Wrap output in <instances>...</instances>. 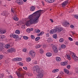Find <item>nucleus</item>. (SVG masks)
I'll use <instances>...</instances> for the list:
<instances>
[{
  "label": "nucleus",
  "instance_id": "61",
  "mask_svg": "<svg viewBox=\"0 0 78 78\" xmlns=\"http://www.w3.org/2000/svg\"><path fill=\"white\" fill-rule=\"evenodd\" d=\"M42 3L43 5H45V4H44V2L43 1L42 2Z\"/></svg>",
  "mask_w": 78,
  "mask_h": 78
},
{
  "label": "nucleus",
  "instance_id": "3",
  "mask_svg": "<svg viewBox=\"0 0 78 78\" xmlns=\"http://www.w3.org/2000/svg\"><path fill=\"white\" fill-rule=\"evenodd\" d=\"M10 36V37H13V38H15V39H18L15 40L16 41H20L21 38H19V36L17 35L13 34H11Z\"/></svg>",
  "mask_w": 78,
  "mask_h": 78
},
{
  "label": "nucleus",
  "instance_id": "25",
  "mask_svg": "<svg viewBox=\"0 0 78 78\" xmlns=\"http://www.w3.org/2000/svg\"><path fill=\"white\" fill-rule=\"evenodd\" d=\"M4 47H5V46L3 44H2L0 45V50H2V48H3Z\"/></svg>",
  "mask_w": 78,
  "mask_h": 78
},
{
  "label": "nucleus",
  "instance_id": "53",
  "mask_svg": "<svg viewBox=\"0 0 78 78\" xmlns=\"http://www.w3.org/2000/svg\"><path fill=\"white\" fill-rule=\"evenodd\" d=\"M76 73H78V69H76Z\"/></svg>",
  "mask_w": 78,
  "mask_h": 78
},
{
  "label": "nucleus",
  "instance_id": "46",
  "mask_svg": "<svg viewBox=\"0 0 78 78\" xmlns=\"http://www.w3.org/2000/svg\"><path fill=\"white\" fill-rule=\"evenodd\" d=\"M41 31V30H37L36 31H35L36 33H40Z\"/></svg>",
  "mask_w": 78,
  "mask_h": 78
},
{
  "label": "nucleus",
  "instance_id": "30",
  "mask_svg": "<svg viewBox=\"0 0 78 78\" xmlns=\"http://www.w3.org/2000/svg\"><path fill=\"white\" fill-rule=\"evenodd\" d=\"M64 25H69V23H68V22L66 21H65L64 22Z\"/></svg>",
  "mask_w": 78,
  "mask_h": 78
},
{
  "label": "nucleus",
  "instance_id": "34",
  "mask_svg": "<svg viewBox=\"0 0 78 78\" xmlns=\"http://www.w3.org/2000/svg\"><path fill=\"white\" fill-rule=\"evenodd\" d=\"M45 1L48 3H52L51 0H45Z\"/></svg>",
  "mask_w": 78,
  "mask_h": 78
},
{
  "label": "nucleus",
  "instance_id": "6",
  "mask_svg": "<svg viewBox=\"0 0 78 78\" xmlns=\"http://www.w3.org/2000/svg\"><path fill=\"white\" fill-rule=\"evenodd\" d=\"M16 2L19 5H22L23 3V1L22 0H17Z\"/></svg>",
  "mask_w": 78,
  "mask_h": 78
},
{
  "label": "nucleus",
  "instance_id": "28",
  "mask_svg": "<svg viewBox=\"0 0 78 78\" xmlns=\"http://www.w3.org/2000/svg\"><path fill=\"white\" fill-rule=\"evenodd\" d=\"M23 38L25 40H28V37L27 36H24Z\"/></svg>",
  "mask_w": 78,
  "mask_h": 78
},
{
  "label": "nucleus",
  "instance_id": "37",
  "mask_svg": "<svg viewBox=\"0 0 78 78\" xmlns=\"http://www.w3.org/2000/svg\"><path fill=\"white\" fill-rule=\"evenodd\" d=\"M9 60H6L5 61V64H8L9 63Z\"/></svg>",
  "mask_w": 78,
  "mask_h": 78
},
{
  "label": "nucleus",
  "instance_id": "17",
  "mask_svg": "<svg viewBox=\"0 0 78 78\" xmlns=\"http://www.w3.org/2000/svg\"><path fill=\"white\" fill-rule=\"evenodd\" d=\"M53 50L54 52V53H57L58 52V48H57L54 49H53Z\"/></svg>",
  "mask_w": 78,
  "mask_h": 78
},
{
  "label": "nucleus",
  "instance_id": "10",
  "mask_svg": "<svg viewBox=\"0 0 78 78\" xmlns=\"http://www.w3.org/2000/svg\"><path fill=\"white\" fill-rule=\"evenodd\" d=\"M72 58L75 60V61H78V57L75 56L73 55H72Z\"/></svg>",
  "mask_w": 78,
  "mask_h": 78
},
{
  "label": "nucleus",
  "instance_id": "36",
  "mask_svg": "<svg viewBox=\"0 0 78 78\" xmlns=\"http://www.w3.org/2000/svg\"><path fill=\"white\" fill-rule=\"evenodd\" d=\"M26 31L27 33H30V32H31V31H30V28H28V29H27Z\"/></svg>",
  "mask_w": 78,
  "mask_h": 78
},
{
  "label": "nucleus",
  "instance_id": "20",
  "mask_svg": "<svg viewBox=\"0 0 78 78\" xmlns=\"http://www.w3.org/2000/svg\"><path fill=\"white\" fill-rule=\"evenodd\" d=\"M58 71H59L58 69H55L52 71V72L53 73H56V72H58Z\"/></svg>",
  "mask_w": 78,
  "mask_h": 78
},
{
  "label": "nucleus",
  "instance_id": "19",
  "mask_svg": "<svg viewBox=\"0 0 78 78\" xmlns=\"http://www.w3.org/2000/svg\"><path fill=\"white\" fill-rule=\"evenodd\" d=\"M56 60L57 61H61V58L59 57H56Z\"/></svg>",
  "mask_w": 78,
  "mask_h": 78
},
{
  "label": "nucleus",
  "instance_id": "41",
  "mask_svg": "<svg viewBox=\"0 0 78 78\" xmlns=\"http://www.w3.org/2000/svg\"><path fill=\"white\" fill-rule=\"evenodd\" d=\"M57 48V47H56V46L55 45H53L52 46V49L53 50H54V49H55V48Z\"/></svg>",
  "mask_w": 78,
  "mask_h": 78
},
{
  "label": "nucleus",
  "instance_id": "48",
  "mask_svg": "<svg viewBox=\"0 0 78 78\" xmlns=\"http://www.w3.org/2000/svg\"><path fill=\"white\" fill-rule=\"evenodd\" d=\"M44 32L43 31V32H41L40 33V34L41 35V36H42V35H43V34H44Z\"/></svg>",
  "mask_w": 78,
  "mask_h": 78
},
{
  "label": "nucleus",
  "instance_id": "60",
  "mask_svg": "<svg viewBox=\"0 0 78 78\" xmlns=\"http://www.w3.org/2000/svg\"><path fill=\"white\" fill-rule=\"evenodd\" d=\"M11 11L12 12H14V10H13L12 9H11Z\"/></svg>",
  "mask_w": 78,
  "mask_h": 78
},
{
  "label": "nucleus",
  "instance_id": "35",
  "mask_svg": "<svg viewBox=\"0 0 78 78\" xmlns=\"http://www.w3.org/2000/svg\"><path fill=\"white\" fill-rule=\"evenodd\" d=\"M31 58L29 57L27 59V62H30V61H31Z\"/></svg>",
  "mask_w": 78,
  "mask_h": 78
},
{
  "label": "nucleus",
  "instance_id": "45",
  "mask_svg": "<svg viewBox=\"0 0 78 78\" xmlns=\"http://www.w3.org/2000/svg\"><path fill=\"white\" fill-rule=\"evenodd\" d=\"M3 58V56L2 55H0V60L2 59Z\"/></svg>",
  "mask_w": 78,
  "mask_h": 78
},
{
  "label": "nucleus",
  "instance_id": "8",
  "mask_svg": "<svg viewBox=\"0 0 78 78\" xmlns=\"http://www.w3.org/2000/svg\"><path fill=\"white\" fill-rule=\"evenodd\" d=\"M56 32H57V30H56V29H55L51 30H50L49 33H50V34H54V33H56Z\"/></svg>",
  "mask_w": 78,
  "mask_h": 78
},
{
  "label": "nucleus",
  "instance_id": "64",
  "mask_svg": "<svg viewBox=\"0 0 78 78\" xmlns=\"http://www.w3.org/2000/svg\"><path fill=\"white\" fill-rule=\"evenodd\" d=\"M9 77L10 78H12V76H9Z\"/></svg>",
  "mask_w": 78,
  "mask_h": 78
},
{
  "label": "nucleus",
  "instance_id": "16",
  "mask_svg": "<svg viewBox=\"0 0 78 78\" xmlns=\"http://www.w3.org/2000/svg\"><path fill=\"white\" fill-rule=\"evenodd\" d=\"M46 55L48 57H50V56H51L52 55V53H47L46 54Z\"/></svg>",
  "mask_w": 78,
  "mask_h": 78
},
{
  "label": "nucleus",
  "instance_id": "62",
  "mask_svg": "<svg viewBox=\"0 0 78 78\" xmlns=\"http://www.w3.org/2000/svg\"><path fill=\"white\" fill-rule=\"evenodd\" d=\"M46 36H47L48 37V36H50V35H49V34H48H48H46Z\"/></svg>",
  "mask_w": 78,
  "mask_h": 78
},
{
  "label": "nucleus",
  "instance_id": "58",
  "mask_svg": "<svg viewBox=\"0 0 78 78\" xmlns=\"http://www.w3.org/2000/svg\"><path fill=\"white\" fill-rule=\"evenodd\" d=\"M50 21H51V22H52V23H53V20L51 19H50Z\"/></svg>",
  "mask_w": 78,
  "mask_h": 78
},
{
  "label": "nucleus",
  "instance_id": "2",
  "mask_svg": "<svg viewBox=\"0 0 78 78\" xmlns=\"http://www.w3.org/2000/svg\"><path fill=\"white\" fill-rule=\"evenodd\" d=\"M34 69L33 72H35V71H36L37 73H38V76H39L38 78H42L44 76V73L42 72V70L39 69V68H37L36 66H34Z\"/></svg>",
  "mask_w": 78,
  "mask_h": 78
},
{
  "label": "nucleus",
  "instance_id": "56",
  "mask_svg": "<svg viewBox=\"0 0 78 78\" xmlns=\"http://www.w3.org/2000/svg\"><path fill=\"white\" fill-rule=\"evenodd\" d=\"M33 28H31L30 29V31H33Z\"/></svg>",
  "mask_w": 78,
  "mask_h": 78
},
{
  "label": "nucleus",
  "instance_id": "9",
  "mask_svg": "<svg viewBox=\"0 0 78 78\" xmlns=\"http://www.w3.org/2000/svg\"><path fill=\"white\" fill-rule=\"evenodd\" d=\"M8 51H9V52L10 53H12V52H13V51H16V49L14 48H12L8 49Z\"/></svg>",
  "mask_w": 78,
  "mask_h": 78
},
{
  "label": "nucleus",
  "instance_id": "22",
  "mask_svg": "<svg viewBox=\"0 0 78 78\" xmlns=\"http://www.w3.org/2000/svg\"><path fill=\"white\" fill-rule=\"evenodd\" d=\"M13 19L15 21H18L19 20V18L17 17H15L13 18Z\"/></svg>",
  "mask_w": 78,
  "mask_h": 78
},
{
  "label": "nucleus",
  "instance_id": "33",
  "mask_svg": "<svg viewBox=\"0 0 78 78\" xmlns=\"http://www.w3.org/2000/svg\"><path fill=\"white\" fill-rule=\"evenodd\" d=\"M62 63H63V66H66V65H67V63L66 62H62Z\"/></svg>",
  "mask_w": 78,
  "mask_h": 78
},
{
  "label": "nucleus",
  "instance_id": "40",
  "mask_svg": "<svg viewBox=\"0 0 78 78\" xmlns=\"http://www.w3.org/2000/svg\"><path fill=\"white\" fill-rule=\"evenodd\" d=\"M59 41L60 42H62L64 41V39L63 38H61L59 40Z\"/></svg>",
  "mask_w": 78,
  "mask_h": 78
},
{
  "label": "nucleus",
  "instance_id": "1",
  "mask_svg": "<svg viewBox=\"0 0 78 78\" xmlns=\"http://www.w3.org/2000/svg\"><path fill=\"white\" fill-rule=\"evenodd\" d=\"M44 10H39L34 12L33 14L30 15L29 16V19L34 20V23H37L39 22V19L41 16V14L42 11Z\"/></svg>",
  "mask_w": 78,
  "mask_h": 78
},
{
  "label": "nucleus",
  "instance_id": "49",
  "mask_svg": "<svg viewBox=\"0 0 78 78\" xmlns=\"http://www.w3.org/2000/svg\"><path fill=\"white\" fill-rule=\"evenodd\" d=\"M17 61H22V58H17Z\"/></svg>",
  "mask_w": 78,
  "mask_h": 78
},
{
  "label": "nucleus",
  "instance_id": "13",
  "mask_svg": "<svg viewBox=\"0 0 78 78\" xmlns=\"http://www.w3.org/2000/svg\"><path fill=\"white\" fill-rule=\"evenodd\" d=\"M5 37H6L5 36L3 35H0V41H2V39H5Z\"/></svg>",
  "mask_w": 78,
  "mask_h": 78
},
{
  "label": "nucleus",
  "instance_id": "29",
  "mask_svg": "<svg viewBox=\"0 0 78 78\" xmlns=\"http://www.w3.org/2000/svg\"><path fill=\"white\" fill-rule=\"evenodd\" d=\"M53 37L54 39H57V35L56 34H54L53 35Z\"/></svg>",
  "mask_w": 78,
  "mask_h": 78
},
{
  "label": "nucleus",
  "instance_id": "51",
  "mask_svg": "<svg viewBox=\"0 0 78 78\" xmlns=\"http://www.w3.org/2000/svg\"><path fill=\"white\" fill-rule=\"evenodd\" d=\"M69 41H73V39L70 37H69Z\"/></svg>",
  "mask_w": 78,
  "mask_h": 78
},
{
  "label": "nucleus",
  "instance_id": "31",
  "mask_svg": "<svg viewBox=\"0 0 78 78\" xmlns=\"http://www.w3.org/2000/svg\"><path fill=\"white\" fill-rule=\"evenodd\" d=\"M15 33H16V34H20V31H19V30H16L15 31Z\"/></svg>",
  "mask_w": 78,
  "mask_h": 78
},
{
  "label": "nucleus",
  "instance_id": "21",
  "mask_svg": "<svg viewBox=\"0 0 78 78\" xmlns=\"http://www.w3.org/2000/svg\"><path fill=\"white\" fill-rule=\"evenodd\" d=\"M2 15L6 16H6H8V14L6 13V12H3V13L2 14Z\"/></svg>",
  "mask_w": 78,
  "mask_h": 78
},
{
  "label": "nucleus",
  "instance_id": "24",
  "mask_svg": "<svg viewBox=\"0 0 78 78\" xmlns=\"http://www.w3.org/2000/svg\"><path fill=\"white\" fill-rule=\"evenodd\" d=\"M40 39H41L40 37H37L35 38V40L36 41H38Z\"/></svg>",
  "mask_w": 78,
  "mask_h": 78
},
{
  "label": "nucleus",
  "instance_id": "7",
  "mask_svg": "<svg viewBox=\"0 0 78 78\" xmlns=\"http://www.w3.org/2000/svg\"><path fill=\"white\" fill-rule=\"evenodd\" d=\"M29 53L32 58H34L35 56V52L34 51H30Z\"/></svg>",
  "mask_w": 78,
  "mask_h": 78
},
{
  "label": "nucleus",
  "instance_id": "59",
  "mask_svg": "<svg viewBox=\"0 0 78 78\" xmlns=\"http://www.w3.org/2000/svg\"><path fill=\"white\" fill-rule=\"evenodd\" d=\"M68 59H69V60H70L71 59V58H70V57H68Z\"/></svg>",
  "mask_w": 78,
  "mask_h": 78
},
{
  "label": "nucleus",
  "instance_id": "57",
  "mask_svg": "<svg viewBox=\"0 0 78 78\" xmlns=\"http://www.w3.org/2000/svg\"><path fill=\"white\" fill-rule=\"evenodd\" d=\"M23 69H25V70H27V67H23Z\"/></svg>",
  "mask_w": 78,
  "mask_h": 78
},
{
  "label": "nucleus",
  "instance_id": "47",
  "mask_svg": "<svg viewBox=\"0 0 78 78\" xmlns=\"http://www.w3.org/2000/svg\"><path fill=\"white\" fill-rule=\"evenodd\" d=\"M67 68L68 69H70V65H68L67 66Z\"/></svg>",
  "mask_w": 78,
  "mask_h": 78
},
{
  "label": "nucleus",
  "instance_id": "14",
  "mask_svg": "<svg viewBox=\"0 0 78 78\" xmlns=\"http://www.w3.org/2000/svg\"><path fill=\"white\" fill-rule=\"evenodd\" d=\"M35 10V7L34 6L30 7V10L31 11H34Z\"/></svg>",
  "mask_w": 78,
  "mask_h": 78
},
{
  "label": "nucleus",
  "instance_id": "26",
  "mask_svg": "<svg viewBox=\"0 0 78 78\" xmlns=\"http://www.w3.org/2000/svg\"><path fill=\"white\" fill-rule=\"evenodd\" d=\"M66 45L62 44L61 46V48H62L64 49L65 48H66Z\"/></svg>",
  "mask_w": 78,
  "mask_h": 78
},
{
  "label": "nucleus",
  "instance_id": "38",
  "mask_svg": "<svg viewBox=\"0 0 78 78\" xmlns=\"http://www.w3.org/2000/svg\"><path fill=\"white\" fill-rule=\"evenodd\" d=\"M4 76V74H0V78H2Z\"/></svg>",
  "mask_w": 78,
  "mask_h": 78
},
{
  "label": "nucleus",
  "instance_id": "4",
  "mask_svg": "<svg viewBox=\"0 0 78 78\" xmlns=\"http://www.w3.org/2000/svg\"><path fill=\"white\" fill-rule=\"evenodd\" d=\"M31 23H34V20L32 19H30L29 21H28L26 23V25L27 27H28L30 25V24Z\"/></svg>",
  "mask_w": 78,
  "mask_h": 78
},
{
  "label": "nucleus",
  "instance_id": "63",
  "mask_svg": "<svg viewBox=\"0 0 78 78\" xmlns=\"http://www.w3.org/2000/svg\"><path fill=\"white\" fill-rule=\"evenodd\" d=\"M76 45H78V42H76Z\"/></svg>",
  "mask_w": 78,
  "mask_h": 78
},
{
  "label": "nucleus",
  "instance_id": "42",
  "mask_svg": "<svg viewBox=\"0 0 78 78\" xmlns=\"http://www.w3.org/2000/svg\"><path fill=\"white\" fill-rule=\"evenodd\" d=\"M74 17L75 18H76V19H78V15H76L74 16Z\"/></svg>",
  "mask_w": 78,
  "mask_h": 78
},
{
  "label": "nucleus",
  "instance_id": "55",
  "mask_svg": "<svg viewBox=\"0 0 78 78\" xmlns=\"http://www.w3.org/2000/svg\"><path fill=\"white\" fill-rule=\"evenodd\" d=\"M27 51V49H23V51L24 52H26V51Z\"/></svg>",
  "mask_w": 78,
  "mask_h": 78
},
{
  "label": "nucleus",
  "instance_id": "23",
  "mask_svg": "<svg viewBox=\"0 0 78 78\" xmlns=\"http://www.w3.org/2000/svg\"><path fill=\"white\" fill-rule=\"evenodd\" d=\"M5 47L6 48L8 49L10 47V45L9 44H8L6 45Z\"/></svg>",
  "mask_w": 78,
  "mask_h": 78
},
{
  "label": "nucleus",
  "instance_id": "12",
  "mask_svg": "<svg viewBox=\"0 0 78 78\" xmlns=\"http://www.w3.org/2000/svg\"><path fill=\"white\" fill-rule=\"evenodd\" d=\"M68 3V1H66L62 3V6L63 7V6H66Z\"/></svg>",
  "mask_w": 78,
  "mask_h": 78
},
{
  "label": "nucleus",
  "instance_id": "39",
  "mask_svg": "<svg viewBox=\"0 0 78 78\" xmlns=\"http://www.w3.org/2000/svg\"><path fill=\"white\" fill-rule=\"evenodd\" d=\"M31 37L32 39H35V37H34V36L33 35H31Z\"/></svg>",
  "mask_w": 78,
  "mask_h": 78
},
{
  "label": "nucleus",
  "instance_id": "44",
  "mask_svg": "<svg viewBox=\"0 0 78 78\" xmlns=\"http://www.w3.org/2000/svg\"><path fill=\"white\" fill-rule=\"evenodd\" d=\"M41 47V46L39 45H37L36 46V48H40Z\"/></svg>",
  "mask_w": 78,
  "mask_h": 78
},
{
  "label": "nucleus",
  "instance_id": "11",
  "mask_svg": "<svg viewBox=\"0 0 78 78\" xmlns=\"http://www.w3.org/2000/svg\"><path fill=\"white\" fill-rule=\"evenodd\" d=\"M56 29L57 32H61L62 31V28L61 27H57Z\"/></svg>",
  "mask_w": 78,
  "mask_h": 78
},
{
  "label": "nucleus",
  "instance_id": "18",
  "mask_svg": "<svg viewBox=\"0 0 78 78\" xmlns=\"http://www.w3.org/2000/svg\"><path fill=\"white\" fill-rule=\"evenodd\" d=\"M6 31L5 30H0V33H1V34H5V33H6Z\"/></svg>",
  "mask_w": 78,
  "mask_h": 78
},
{
  "label": "nucleus",
  "instance_id": "52",
  "mask_svg": "<svg viewBox=\"0 0 78 78\" xmlns=\"http://www.w3.org/2000/svg\"><path fill=\"white\" fill-rule=\"evenodd\" d=\"M70 27L71 28H73L74 27H74V26H73V25H70Z\"/></svg>",
  "mask_w": 78,
  "mask_h": 78
},
{
  "label": "nucleus",
  "instance_id": "50",
  "mask_svg": "<svg viewBox=\"0 0 78 78\" xmlns=\"http://www.w3.org/2000/svg\"><path fill=\"white\" fill-rule=\"evenodd\" d=\"M12 61H17V58H16L13 59Z\"/></svg>",
  "mask_w": 78,
  "mask_h": 78
},
{
  "label": "nucleus",
  "instance_id": "27",
  "mask_svg": "<svg viewBox=\"0 0 78 78\" xmlns=\"http://www.w3.org/2000/svg\"><path fill=\"white\" fill-rule=\"evenodd\" d=\"M40 53H41V54H43V53H44V51H43L42 49H40Z\"/></svg>",
  "mask_w": 78,
  "mask_h": 78
},
{
  "label": "nucleus",
  "instance_id": "54",
  "mask_svg": "<svg viewBox=\"0 0 78 78\" xmlns=\"http://www.w3.org/2000/svg\"><path fill=\"white\" fill-rule=\"evenodd\" d=\"M64 73L63 72H62V71L60 72V74H61V75H62L63 74H64Z\"/></svg>",
  "mask_w": 78,
  "mask_h": 78
},
{
  "label": "nucleus",
  "instance_id": "5",
  "mask_svg": "<svg viewBox=\"0 0 78 78\" xmlns=\"http://www.w3.org/2000/svg\"><path fill=\"white\" fill-rule=\"evenodd\" d=\"M21 70H22V69H18V73H17L16 75L18 78H20V77H21V78H24L23 76H22V74H20V72Z\"/></svg>",
  "mask_w": 78,
  "mask_h": 78
},
{
  "label": "nucleus",
  "instance_id": "32",
  "mask_svg": "<svg viewBox=\"0 0 78 78\" xmlns=\"http://www.w3.org/2000/svg\"><path fill=\"white\" fill-rule=\"evenodd\" d=\"M48 41L49 42H52L53 41V40H52L51 38L50 37L48 38Z\"/></svg>",
  "mask_w": 78,
  "mask_h": 78
},
{
  "label": "nucleus",
  "instance_id": "43",
  "mask_svg": "<svg viewBox=\"0 0 78 78\" xmlns=\"http://www.w3.org/2000/svg\"><path fill=\"white\" fill-rule=\"evenodd\" d=\"M19 65L20 66H23V63L22 62H20V63Z\"/></svg>",
  "mask_w": 78,
  "mask_h": 78
},
{
  "label": "nucleus",
  "instance_id": "15",
  "mask_svg": "<svg viewBox=\"0 0 78 78\" xmlns=\"http://www.w3.org/2000/svg\"><path fill=\"white\" fill-rule=\"evenodd\" d=\"M64 71L65 72V73L69 74V71L68 69H64Z\"/></svg>",
  "mask_w": 78,
  "mask_h": 78
}]
</instances>
